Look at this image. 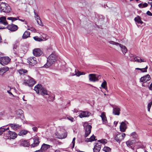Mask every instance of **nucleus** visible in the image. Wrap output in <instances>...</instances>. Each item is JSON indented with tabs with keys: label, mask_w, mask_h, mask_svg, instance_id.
Instances as JSON below:
<instances>
[{
	"label": "nucleus",
	"mask_w": 152,
	"mask_h": 152,
	"mask_svg": "<svg viewBox=\"0 0 152 152\" xmlns=\"http://www.w3.org/2000/svg\"><path fill=\"white\" fill-rule=\"evenodd\" d=\"M57 57L55 53H52L48 58L47 63L44 65L45 67H49L53 64L56 61Z\"/></svg>",
	"instance_id": "f257e3e1"
},
{
	"label": "nucleus",
	"mask_w": 152,
	"mask_h": 152,
	"mask_svg": "<svg viewBox=\"0 0 152 152\" xmlns=\"http://www.w3.org/2000/svg\"><path fill=\"white\" fill-rule=\"evenodd\" d=\"M11 8L9 4L6 3L2 2L0 4V10L1 12L9 13Z\"/></svg>",
	"instance_id": "f03ea898"
},
{
	"label": "nucleus",
	"mask_w": 152,
	"mask_h": 152,
	"mask_svg": "<svg viewBox=\"0 0 152 152\" xmlns=\"http://www.w3.org/2000/svg\"><path fill=\"white\" fill-rule=\"evenodd\" d=\"M108 42L109 43L112 45H115L116 46H119L120 47L121 50L124 54H125V53H126L127 51V49L125 46H124L118 43L115 42L113 41H109Z\"/></svg>",
	"instance_id": "7ed1b4c3"
},
{
	"label": "nucleus",
	"mask_w": 152,
	"mask_h": 152,
	"mask_svg": "<svg viewBox=\"0 0 152 152\" xmlns=\"http://www.w3.org/2000/svg\"><path fill=\"white\" fill-rule=\"evenodd\" d=\"M30 142L31 144V146L33 147L37 146L39 144V138L38 137H35L32 138L30 140Z\"/></svg>",
	"instance_id": "20e7f679"
},
{
	"label": "nucleus",
	"mask_w": 152,
	"mask_h": 152,
	"mask_svg": "<svg viewBox=\"0 0 152 152\" xmlns=\"http://www.w3.org/2000/svg\"><path fill=\"white\" fill-rule=\"evenodd\" d=\"M129 56L130 58L129 59L132 61L137 62L139 63L146 62V61L144 59L140 58V57L134 56L132 54H129Z\"/></svg>",
	"instance_id": "39448f33"
},
{
	"label": "nucleus",
	"mask_w": 152,
	"mask_h": 152,
	"mask_svg": "<svg viewBox=\"0 0 152 152\" xmlns=\"http://www.w3.org/2000/svg\"><path fill=\"white\" fill-rule=\"evenodd\" d=\"M35 83L36 81L33 78L29 77L28 79L24 80L23 84L31 87L33 86Z\"/></svg>",
	"instance_id": "423d86ee"
},
{
	"label": "nucleus",
	"mask_w": 152,
	"mask_h": 152,
	"mask_svg": "<svg viewBox=\"0 0 152 152\" xmlns=\"http://www.w3.org/2000/svg\"><path fill=\"white\" fill-rule=\"evenodd\" d=\"M84 128L85 130L84 137H87L90 134L91 131L92 126L87 124H85L83 125Z\"/></svg>",
	"instance_id": "0eeeda50"
},
{
	"label": "nucleus",
	"mask_w": 152,
	"mask_h": 152,
	"mask_svg": "<svg viewBox=\"0 0 152 152\" xmlns=\"http://www.w3.org/2000/svg\"><path fill=\"white\" fill-rule=\"evenodd\" d=\"M50 147H51V145L43 143L41 146V149L36 151L35 152H46V151Z\"/></svg>",
	"instance_id": "6e6552de"
},
{
	"label": "nucleus",
	"mask_w": 152,
	"mask_h": 152,
	"mask_svg": "<svg viewBox=\"0 0 152 152\" xmlns=\"http://www.w3.org/2000/svg\"><path fill=\"white\" fill-rule=\"evenodd\" d=\"M10 61V59L8 57H4L0 59V63L2 65H7Z\"/></svg>",
	"instance_id": "1a4fd4ad"
},
{
	"label": "nucleus",
	"mask_w": 152,
	"mask_h": 152,
	"mask_svg": "<svg viewBox=\"0 0 152 152\" xmlns=\"http://www.w3.org/2000/svg\"><path fill=\"white\" fill-rule=\"evenodd\" d=\"M99 75H97L94 74H91L89 75V80L91 81L95 82L99 80L97 78L99 77Z\"/></svg>",
	"instance_id": "9d476101"
},
{
	"label": "nucleus",
	"mask_w": 152,
	"mask_h": 152,
	"mask_svg": "<svg viewBox=\"0 0 152 152\" xmlns=\"http://www.w3.org/2000/svg\"><path fill=\"white\" fill-rule=\"evenodd\" d=\"M27 62L29 64L34 66L37 64L36 58L34 57H31L27 59Z\"/></svg>",
	"instance_id": "9b49d317"
},
{
	"label": "nucleus",
	"mask_w": 152,
	"mask_h": 152,
	"mask_svg": "<svg viewBox=\"0 0 152 152\" xmlns=\"http://www.w3.org/2000/svg\"><path fill=\"white\" fill-rule=\"evenodd\" d=\"M112 106L113 108V114L115 115H119L120 114V108L116 105H113Z\"/></svg>",
	"instance_id": "f8f14e48"
},
{
	"label": "nucleus",
	"mask_w": 152,
	"mask_h": 152,
	"mask_svg": "<svg viewBox=\"0 0 152 152\" xmlns=\"http://www.w3.org/2000/svg\"><path fill=\"white\" fill-rule=\"evenodd\" d=\"M127 121H125L124 122H122L120 126V129L121 131L122 132H124L127 128L126 124H128Z\"/></svg>",
	"instance_id": "ddd939ff"
},
{
	"label": "nucleus",
	"mask_w": 152,
	"mask_h": 152,
	"mask_svg": "<svg viewBox=\"0 0 152 152\" xmlns=\"http://www.w3.org/2000/svg\"><path fill=\"white\" fill-rule=\"evenodd\" d=\"M34 55L35 56H39L42 55V51L39 48H35L33 51Z\"/></svg>",
	"instance_id": "4468645a"
},
{
	"label": "nucleus",
	"mask_w": 152,
	"mask_h": 152,
	"mask_svg": "<svg viewBox=\"0 0 152 152\" xmlns=\"http://www.w3.org/2000/svg\"><path fill=\"white\" fill-rule=\"evenodd\" d=\"M6 28L11 31H16L18 29V27L16 25L12 24L8 25Z\"/></svg>",
	"instance_id": "2eb2a0df"
},
{
	"label": "nucleus",
	"mask_w": 152,
	"mask_h": 152,
	"mask_svg": "<svg viewBox=\"0 0 152 152\" xmlns=\"http://www.w3.org/2000/svg\"><path fill=\"white\" fill-rule=\"evenodd\" d=\"M151 79V77L149 75H147L145 76L141 77L140 79V81L143 83H145L149 80Z\"/></svg>",
	"instance_id": "dca6fc26"
},
{
	"label": "nucleus",
	"mask_w": 152,
	"mask_h": 152,
	"mask_svg": "<svg viewBox=\"0 0 152 152\" xmlns=\"http://www.w3.org/2000/svg\"><path fill=\"white\" fill-rule=\"evenodd\" d=\"M90 114V113L89 112L85 111H81L79 115V116L80 118H82L83 117H88Z\"/></svg>",
	"instance_id": "f3484780"
},
{
	"label": "nucleus",
	"mask_w": 152,
	"mask_h": 152,
	"mask_svg": "<svg viewBox=\"0 0 152 152\" xmlns=\"http://www.w3.org/2000/svg\"><path fill=\"white\" fill-rule=\"evenodd\" d=\"M130 136L132 138L134 139V143H135L137 142L138 135L136 132H132Z\"/></svg>",
	"instance_id": "a211bd4d"
},
{
	"label": "nucleus",
	"mask_w": 152,
	"mask_h": 152,
	"mask_svg": "<svg viewBox=\"0 0 152 152\" xmlns=\"http://www.w3.org/2000/svg\"><path fill=\"white\" fill-rule=\"evenodd\" d=\"M9 126L14 130H17L20 129V126L15 124H9Z\"/></svg>",
	"instance_id": "6ab92c4d"
},
{
	"label": "nucleus",
	"mask_w": 152,
	"mask_h": 152,
	"mask_svg": "<svg viewBox=\"0 0 152 152\" xmlns=\"http://www.w3.org/2000/svg\"><path fill=\"white\" fill-rule=\"evenodd\" d=\"M8 134L9 135L10 138L11 139H13L16 138L17 136V134L15 132H12L10 131H8Z\"/></svg>",
	"instance_id": "aec40b11"
},
{
	"label": "nucleus",
	"mask_w": 152,
	"mask_h": 152,
	"mask_svg": "<svg viewBox=\"0 0 152 152\" xmlns=\"http://www.w3.org/2000/svg\"><path fill=\"white\" fill-rule=\"evenodd\" d=\"M9 70V68L7 66H4L0 68V75H2L4 73Z\"/></svg>",
	"instance_id": "412c9836"
},
{
	"label": "nucleus",
	"mask_w": 152,
	"mask_h": 152,
	"mask_svg": "<svg viewBox=\"0 0 152 152\" xmlns=\"http://www.w3.org/2000/svg\"><path fill=\"white\" fill-rule=\"evenodd\" d=\"M100 116L102 118L103 123L104 124H106L107 123V120L105 115V113L102 112Z\"/></svg>",
	"instance_id": "4be33fe9"
},
{
	"label": "nucleus",
	"mask_w": 152,
	"mask_h": 152,
	"mask_svg": "<svg viewBox=\"0 0 152 152\" xmlns=\"http://www.w3.org/2000/svg\"><path fill=\"white\" fill-rule=\"evenodd\" d=\"M5 16L0 17V23H2L4 25H8V23L6 20Z\"/></svg>",
	"instance_id": "5701e85b"
},
{
	"label": "nucleus",
	"mask_w": 152,
	"mask_h": 152,
	"mask_svg": "<svg viewBox=\"0 0 152 152\" xmlns=\"http://www.w3.org/2000/svg\"><path fill=\"white\" fill-rule=\"evenodd\" d=\"M101 148V145L98 144L95 145L93 148V152H99Z\"/></svg>",
	"instance_id": "b1692460"
},
{
	"label": "nucleus",
	"mask_w": 152,
	"mask_h": 152,
	"mask_svg": "<svg viewBox=\"0 0 152 152\" xmlns=\"http://www.w3.org/2000/svg\"><path fill=\"white\" fill-rule=\"evenodd\" d=\"M42 86L40 84H38L36 85L34 88V90L35 91L36 93L38 94L40 92V90L42 88Z\"/></svg>",
	"instance_id": "393cba45"
},
{
	"label": "nucleus",
	"mask_w": 152,
	"mask_h": 152,
	"mask_svg": "<svg viewBox=\"0 0 152 152\" xmlns=\"http://www.w3.org/2000/svg\"><path fill=\"white\" fill-rule=\"evenodd\" d=\"M121 135V133H119L117 134V135L115 137L114 139L117 142L120 143L121 141L122 140L121 137H122Z\"/></svg>",
	"instance_id": "a878e982"
},
{
	"label": "nucleus",
	"mask_w": 152,
	"mask_h": 152,
	"mask_svg": "<svg viewBox=\"0 0 152 152\" xmlns=\"http://www.w3.org/2000/svg\"><path fill=\"white\" fill-rule=\"evenodd\" d=\"M36 16L35 18H36V20L37 21L38 24L41 26H43V24L40 20V18L38 15L37 14L36 15Z\"/></svg>",
	"instance_id": "bb28decb"
},
{
	"label": "nucleus",
	"mask_w": 152,
	"mask_h": 152,
	"mask_svg": "<svg viewBox=\"0 0 152 152\" xmlns=\"http://www.w3.org/2000/svg\"><path fill=\"white\" fill-rule=\"evenodd\" d=\"M30 32L28 31H25L22 36L23 38V39H26L27 38L30 37Z\"/></svg>",
	"instance_id": "cd10ccee"
},
{
	"label": "nucleus",
	"mask_w": 152,
	"mask_h": 152,
	"mask_svg": "<svg viewBox=\"0 0 152 152\" xmlns=\"http://www.w3.org/2000/svg\"><path fill=\"white\" fill-rule=\"evenodd\" d=\"M95 140V137L93 135L90 138L86 139L85 141L87 142H91Z\"/></svg>",
	"instance_id": "c85d7f7f"
},
{
	"label": "nucleus",
	"mask_w": 152,
	"mask_h": 152,
	"mask_svg": "<svg viewBox=\"0 0 152 152\" xmlns=\"http://www.w3.org/2000/svg\"><path fill=\"white\" fill-rule=\"evenodd\" d=\"M134 20L135 22L138 23L142 24L143 23V22L141 20L140 17L139 16H137L135 18Z\"/></svg>",
	"instance_id": "c756f323"
},
{
	"label": "nucleus",
	"mask_w": 152,
	"mask_h": 152,
	"mask_svg": "<svg viewBox=\"0 0 152 152\" xmlns=\"http://www.w3.org/2000/svg\"><path fill=\"white\" fill-rule=\"evenodd\" d=\"M18 43H15L13 45V52L16 55H17L18 53L17 52V49L18 46Z\"/></svg>",
	"instance_id": "7c9ffc66"
},
{
	"label": "nucleus",
	"mask_w": 152,
	"mask_h": 152,
	"mask_svg": "<svg viewBox=\"0 0 152 152\" xmlns=\"http://www.w3.org/2000/svg\"><path fill=\"white\" fill-rule=\"evenodd\" d=\"M41 94L43 95H48V93L47 90L44 88H42V89L40 90V92Z\"/></svg>",
	"instance_id": "2f4dec72"
},
{
	"label": "nucleus",
	"mask_w": 152,
	"mask_h": 152,
	"mask_svg": "<svg viewBox=\"0 0 152 152\" xmlns=\"http://www.w3.org/2000/svg\"><path fill=\"white\" fill-rule=\"evenodd\" d=\"M16 114L18 115H21L23 116V111L21 109H19L18 110L15 111Z\"/></svg>",
	"instance_id": "473e14b6"
},
{
	"label": "nucleus",
	"mask_w": 152,
	"mask_h": 152,
	"mask_svg": "<svg viewBox=\"0 0 152 152\" xmlns=\"http://www.w3.org/2000/svg\"><path fill=\"white\" fill-rule=\"evenodd\" d=\"M134 141L133 140H129L126 142V144L127 146L129 147L133 143H134Z\"/></svg>",
	"instance_id": "72a5a7b5"
},
{
	"label": "nucleus",
	"mask_w": 152,
	"mask_h": 152,
	"mask_svg": "<svg viewBox=\"0 0 152 152\" xmlns=\"http://www.w3.org/2000/svg\"><path fill=\"white\" fill-rule=\"evenodd\" d=\"M148 6V4L146 3H144L142 4V3H140L138 4L139 7L141 8H142L144 7H147Z\"/></svg>",
	"instance_id": "f704fd0d"
},
{
	"label": "nucleus",
	"mask_w": 152,
	"mask_h": 152,
	"mask_svg": "<svg viewBox=\"0 0 152 152\" xmlns=\"http://www.w3.org/2000/svg\"><path fill=\"white\" fill-rule=\"evenodd\" d=\"M22 144L24 147H27L30 144V142L29 143L27 141L24 140L22 142Z\"/></svg>",
	"instance_id": "c9c22d12"
},
{
	"label": "nucleus",
	"mask_w": 152,
	"mask_h": 152,
	"mask_svg": "<svg viewBox=\"0 0 152 152\" xmlns=\"http://www.w3.org/2000/svg\"><path fill=\"white\" fill-rule=\"evenodd\" d=\"M148 67L147 66L145 68H136V69L140 70L141 72H146L147 71V69H148Z\"/></svg>",
	"instance_id": "e433bc0d"
},
{
	"label": "nucleus",
	"mask_w": 152,
	"mask_h": 152,
	"mask_svg": "<svg viewBox=\"0 0 152 152\" xmlns=\"http://www.w3.org/2000/svg\"><path fill=\"white\" fill-rule=\"evenodd\" d=\"M27 133V131L25 130H22L21 131L18 133V134L20 136H23L26 135Z\"/></svg>",
	"instance_id": "4c0bfd02"
},
{
	"label": "nucleus",
	"mask_w": 152,
	"mask_h": 152,
	"mask_svg": "<svg viewBox=\"0 0 152 152\" xmlns=\"http://www.w3.org/2000/svg\"><path fill=\"white\" fill-rule=\"evenodd\" d=\"M103 150L105 152H111V149L107 146L104 147Z\"/></svg>",
	"instance_id": "58836bf2"
},
{
	"label": "nucleus",
	"mask_w": 152,
	"mask_h": 152,
	"mask_svg": "<svg viewBox=\"0 0 152 152\" xmlns=\"http://www.w3.org/2000/svg\"><path fill=\"white\" fill-rule=\"evenodd\" d=\"M107 84V82L105 80H104V81L101 84L102 87L106 90H107V88L106 87Z\"/></svg>",
	"instance_id": "ea45409f"
},
{
	"label": "nucleus",
	"mask_w": 152,
	"mask_h": 152,
	"mask_svg": "<svg viewBox=\"0 0 152 152\" xmlns=\"http://www.w3.org/2000/svg\"><path fill=\"white\" fill-rule=\"evenodd\" d=\"M34 39L36 41L40 42L44 41L41 38H40L37 36H36L33 37Z\"/></svg>",
	"instance_id": "a19ab883"
},
{
	"label": "nucleus",
	"mask_w": 152,
	"mask_h": 152,
	"mask_svg": "<svg viewBox=\"0 0 152 152\" xmlns=\"http://www.w3.org/2000/svg\"><path fill=\"white\" fill-rule=\"evenodd\" d=\"M18 18V17H17V18L10 17H8L7 18V19L9 20H11L12 22H13L18 20V18Z\"/></svg>",
	"instance_id": "79ce46f5"
},
{
	"label": "nucleus",
	"mask_w": 152,
	"mask_h": 152,
	"mask_svg": "<svg viewBox=\"0 0 152 152\" xmlns=\"http://www.w3.org/2000/svg\"><path fill=\"white\" fill-rule=\"evenodd\" d=\"M27 72V71L26 69H22L20 70L19 71V73L20 74H24Z\"/></svg>",
	"instance_id": "37998d69"
},
{
	"label": "nucleus",
	"mask_w": 152,
	"mask_h": 152,
	"mask_svg": "<svg viewBox=\"0 0 152 152\" xmlns=\"http://www.w3.org/2000/svg\"><path fill=\"white\" fill-rule=\"evenodd\" d=\"M98 141L100 142V143L105 145L107 143V141L106 139H102L98 140Z\"/></svg>",
	"instance_id": "c03bdc74"
},
{
	"label": "nucleus",
	"mask_w": 152,
	"mask_h": 152,
	"mask_svg": "<svg viewBox=\"0 0 152 152\" xmlns=\"http://www.w3.org/2000/svg\"><path fill=\"white\" fill-rule=\"evenodd\" d=\"M4 127L5 126H3L0 128V135H1L3 132L5 131Z\"/></svg>",
	"instance_id": "a18cd8bd"
},
{
	"label": "nucleus",
	"mask_w": 152,
	"mask_h": 152,
	"mask_svg": "<svg viewBox=\"0 0 152 152\" xmlns=\"http://www.w3.org/2000/svg\"><path fill=\"white\" fill-rule=\"evenodd\" d=\"M75 74L74 75H76L77 76H79L81 75V72H79L78 71H77V72L76 69H75Z\"/></svg>",
	"instance_id": "49530a36"
},
{
	"label": "nucleus",
	"mask_w": 152,
	"mask_h": 152,
	"mask_svg": "<svg viewBox=\"0 0 152 152\" xmlns=\"http://www.w3.org/2000/svg\"><path fill=\"white\" fill-rule=\"evenodd\" d=\"M42 37L43 38V40H46L48 39V37L45 34H43L42 36Z\"/></svg>",
	"instance_id": "de8ad7c7"
},
{
	"label": "nucleus",
	"mask_w": 152,
	"mask_h": 152,
	"mask_svg": "<svg viewBox=\"0 0 152 152\" xmlns=\"http://www.w3.org/2000/svg\"><path fill=\"white\" fill-rule=\"evenodd\" d=\"M75 137H74L72 141V144H73V145H72V148H73L74 147L75 143Z\"/></svg>",
	"instance_id": "09e8293b"
},
{
	"label": "nucleus",
	"mask_w": 152,
	"mask_h": 152,
	"mask_svg": "<svg viewBox=\"0 0 152 152\" xmlns=\"http://www.w3.org/2000/svg\"><path fill=\"white\" fill-rule=\"evenodd\" d=\"M28 28L27 29V30H31V31H35L36 30L32 27H30L29 26H28Z\"/></svg>",
	"instance_id": "8fccbe9b"
},
{
	"label": "nucleus",
	"mask_w": 152,
	"mask_h": 152,
	"mask_svg": "<svg viewBox=\"0 0 152 152\" xmlns=\"http://www.w3.org/2000/svg\"><path fill=\"white\" fill-rule=\"evenodd\" d=\"M67 118L68 119L71 121L72 122H73L74 121V118H73L71 117L70 116H69Z\"/></svg>",
	"instance_id": "3c124183"
},
{
	"label": "nucleus",
	"mask_w": 152,
	"mask_h": 152,
	"mask_svg": "<svg viewBox=\"0 0 152 152\" xmlns=\"http://www.w3.org/2000/svg\"><path fill=\"white\" fill-rule=\"evenodd\" d=\"M121 137H121V140L123 139L125 137V136L126 135V134L125 133H123L121 134Z\"/></svg>",
	"instance_id": "603ef678"
},
{
	"label": "nucleus",
	"mask_w": 152,
	"mask_h": 152,
	"mask_svg": "<svg viewBox=\"0 0 152 152\" xmlns=\"http://www.w3.org/2000/svg\"><path fill=\"white\" fill-rule=\"evenodd\" d=\"M152 104V102H150L148 103V108H151V105Z\"/></svg>",
	"instance_id": "864d4df0"
},
{
	"label": "nucleus",
	"mask_w": 152,
	"mask_h": 152,
	"mask_svg": "<svg viewBox=\"0 0 152 152\" xmlns=\"http://www.w3.org/2000/svg\"><path fill=\"white\" fill-rule=\"evenodd\" d=\"M32 129L33 130L34 132L37 131V127H34L32 128Z\"/></svg>",
	"instance_id": "5fc2aeb1"
},
{
	"label": "nucleus",
	"mask_w": 152,
	"mask_h": 152,
	"mask_svg": "<svg viewBox=\"0 0 152 152\" xmlns=\"http://www.w3.org/2000/svg\"><path fill=\"white\" fill-rule=\"evenodd\" d=\"M147 14L149 16H152V13L149 11H148L147 12Z\"/></svg>",
	"instance_id": "6e6d98bb"
},
{
	"label": "nucleus",
	"mask_w": 152,
	"mask_h": 152,
	"mask_svg": "<svg viewBox=\"0 0 152 152\" xmlns=\"http://www.w3.org/2000/svg\"><path fill=\"white\" fill-rule=\"evenodd\" d=\"M149 89L150 90L152 91V83L150 85V86L149 87Z\"/></svg>",
	"instance_id": "4d7b16f0"
},
{
	"label": "nucleus",
	"mask_w": 152,
	"mask_h": 152,
	"mask_svg": "<svg viewBox=\"0 0 152 152\" xmlns=\"http://www.w3.org/2000/svg\"><path fill=\"white\" fill-rule=\"evenodd\" d=\"M7 92L8 93H9L10 94L12 95L13 96H14L13 95V94H12V93L10 91V90L7 91Z\"/></svg>",
	"instance_id": "13d9d810"
},
{
	"label": "nucleus",
	"mask_w": 152,
	"mask_h": 152,
	"mask_svg": "<svg viewBox=\"0 0 152 152\" xmlns=\"http://www.w3.org/2000/svg\"><path fill=\"white\" fill-rule=\"evenodd\" d=\"M64 134V136L63 137H62V138H66L67 136V134L66 133H65Z\"/></svg>",
	"instance_id": "bf43d9fd"
},
{
	"label": "nucleus",
	"mask_w": 152,
	"mask_h": 152,
	"mask_svg": "<svg viewBox=\"0 0 152 152\" xmlns=\"http://www.w3.org/2000/svg\"><path fill=\"white\" fill-rule=\"evenodd\" d=\"M148 3L151 5V7L152 8V2H148Z\"/></svg>",
	"instance_id": "052dcab7"
},
{
	"label": "nucleus",
	"mask_w": 152,
	"mask_h": 152,
	"mask_svg": "<svg viewBox=\"0 0 152 152\" xmlns=\"http://www.w3.org/2000/svg\"><path fill=\"white\" fill-rule=\"evenodd\" d=\"M73 112L75 113H77L78 112V110L76 109H74Z\"/></svg>",
	"instance_id": "680f3d73"
},
{
	"label": "nucleus",
	"mask_w": 152,
	"mask_h": 152,
	"mask_svg": "<svg viewBox=\"0 0 152 152\" xmlns=\"http://www.w3.org/2000/svg\"><path fill=\"white\" fill-rule=\"evenodd\" d=\"M18 18V20H19L20 21L22 22H24V21L25 20H23V19H19V18Z\"/></svg>",
	"instance_id": "e2e57ef3"
},
{
	"label": "nucleus",
	"mask_w": 152,
	"mask_h": 152,
	"mask_svg": "<svg viewBox=\"0 0 152 152\" xmlns=\"http://www.w3.org/2000/svg\"><path fill=\"white\" fill-rule=\"evenodd\" d=\"M85 73L84 72H81V75H85Z\"/></svg>",
	"instance_id": "0e129e2a"
},
{
	"label": "nucleus",
	"mask_w": 152,
	"mask_h": 152,
	"mask_svg": "<svg viewBox=\"0 0 152 152\" xmlns=\"http://www.w3.org/2000/svg\"><path fill=\"white\" fill-rule=\"evenodd\" d=\"M54 152H60V151L58 150H56Z\"/></svg>",
	"instance_id": "69168bd1"
},
{
	"label": "nucleus",
	"mask_w": 152,
	"mask_h": 152,
	"mask_svg": "<svg viewBox=\"0 0 152 152\" xmlns=\"http://www.w3.org/2000/svg\"><path fill=\"white\" fill-rule=\"evenodd\" d=\"M5 131L8 130V129H9V128L8 127L7 128H5Z\"/></svg>",
	"instance_id": "338daca9"
},
{
	"label": "nucleus",
	"mask_w": 152,
	"mask_h": 152,
	"mask_svg": "<svg viewBox=\"0 0 152 152\" xmlns=\"http://www.w3.org/2000/svg\"><path fill=\"white\" fill-rule=\"evenodd\" d=\"M6 28L4 27H0V29H4V28Z\"/></svg>",
	"instance_id": "774afa93"
}]
</instances>
